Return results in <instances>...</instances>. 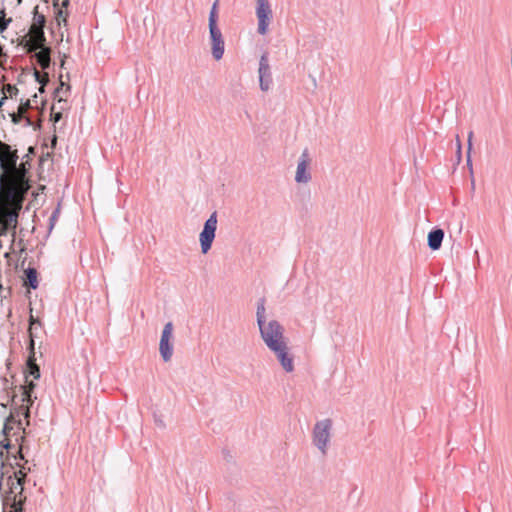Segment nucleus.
Returning a JSON list of instances; mask_svg holds the SVG:
<instances>
[{
    "instance_id": "1",
    "label": "nucleus",
    "mask_w": 512,
    "mask_h": 512,
    "mask_svg": "<svg viewBox=\"0 0 512 512\" xmlns=\"http://www.w3.org/2000/svg\"><path fill=\"white\" fill-rule=\"evenodd\" d=\"M0 169V194L5 200V207H11L2 213L0 235L7 236L12 231L14 238L23 201L32 187L31 162H0Z\"/></svg>"
},
{
    "instance_id": "2",
    "label": "nucleus",
    "mask_w": 512,
    "mask_h": 512,
    "mask_svg": "<svg viewBox=\"0 0 512 512\" xmlns=\"http://www.w3.org/2000/svg\"><path fill=\"white\" fill-rule=\"evenodd\" d=\"M265 298L257 302L256 318L261 339L268 349H273L285 343L284 327L277 321L271 320L266 324Z\"/></svg>"
},
{
    "instance_id": "3",
    "label": "nucleus",
    "mask_w": 512,
    "mask_h": 512,
    "mask_svg": "<svg viewBox=\"0 0 512 512\" xmlns=\"http://www.w3.org/2000/svg\"><path fill=\"white\" fill-rule=\"evenodd\" d=\"M25 481L26 473L23 470L15 472L14 477L9 476L7 478L9 491L5 496L4 502L6 505H10V510L5 512H23V505L26 500V497L23 495Z\"/></svg>"
},
{
    "instance_id": "4",
    "label": "nucleus",
    "mask_w": 512,
    "mask_h": 512,
    "mask_svg": "<svg viewBox=\"0 0 512 512\" xmlns=\"http://www.w3.org/2000/svg\"><path fill=\"white\" fill-rule=\"evenodd\" d=\"M332 429V420L324 419L318 421L313 429V443L322 452L326 454L327 444L330 441V431Z\"/></svg>"
},
{
    "instance_id": "5",
    "label": "nucleus",
    "mask_w": 512,
    "mask_h": 512,
    "mask_svg": "<svg viewBox=\"0 0 512 512\" xmlns=\"http://www.w3.org/2000/svg\"><path fill=\"white\" fill-rule=\"evenodd\" d=\"M217 229V212L214 211L205 221L202 231L199 235L201 252L206 254L212 247Z\"/></svg>"
},
{
    "instance_id": "6",
    "label": "nucleus",
    "mask_w": 512,
    "mask_h": 512,
    "mask_svg": "<svg viewBox=\"0 0 512 512\" xmlns=\"http://www.w3.org/2000/svg\"><path fill=\"white\" fill-rule=\"evenodd\" d=\"M256 16L258 19L257 32L266 35L273 18L272 9L268 0H257Z\"/></svg>"
},
{
    "instance_id": "7",
    "label": "nucleus",
    "mask_w": 512,
    "mask_h": 512,
    "mask_svg": "<svg viewBox=\"0 0 512 512\" xmlns=\"http://www.w3.org/2000/svg\"><path fill=\"white\" fill-rule=\"evenodd\" d=\"M258 77L261 91H269L273 85V77L267 51H265L259 59Z\"/></svg>"
},
{
    "instance_id": "8",
    "label": "nucleus",
    "mask_w": 512,
    "mask_h": 512,
    "mask_svg": "<svg viewBox=\"0 0 512 512\" xmlns=\"http://www.w3.org/2000/svg\"><path fill=\"white\" fill-rule=\"evenodd\" d=\"M32 24L29 29V33L32 36L34 42L40 44L46 42L44 28L46 26V17L44 14L39 12V6L36 5L33 9Z\"/></svg>"
},
{
    "instance_id": "9",
    "label": "nucleus",
    "mask_w": 512,
    "mask_h": 512,
    "mask_svg": "<svg viewBox=\"0 0 512 512\" xmlns=\"http://www.w3.org/2000/svg\"><path fill=\"white\" fill-rule=\"evenodd\" d=\"M173 332V324L172 322H168L164 325L162 330L160 343H159V352L164 362H168L171 360L173 355V345L170 343Z\"/></svg>"
},
{
    "instance_id": "10",
    "label": "nucleus",
    "mask_w": 512,
    "mask_h": 512,
    "mask_svg": "<svg viewBox=\"0 0 512 512\" xmlns=\"http://www.w3.org/2000/svg\"><path fill=\"white\" fill-rule=\"evenodd\" d=\"M211 52L215 60L222 59L225 51V42L218 26H209Z\"/></svg>"
},
{
    "instance_id": "11",
    "label": "nucleus",
    "mask_w": 512,
    "mask_h": 512,
    "mask_svg": "<svg viewBox=\"0 0 512 512\" xmlns=\"http://www.w3.org/2000/svg\"><path fill=\"white\" fill-rule=\"evenodd\" d=\"M270 351L275 354L285 372L290 373L294 370L293 356L289 353V347L286 342L276 348L270 349Z\"/></svg>"
},
{
    "instance_id": "12",
    "label": "nucleus",
    "mask_w": 512,
    "mask_h": 512,
    "mask_svg": "<svg viewBox=\"0 0 512 512\" xmlns=\"http://www.w3.org/2000/svg\"><path fill=\"white\" fill-rule=\"evenodd\" d=\"M28 350L29 356L26 362L25 379H27L29 376H32L34 379L37 380L40 378L41 374L40 367L36 363L35 341H33V335H31V341H29Z\"/></svg>"
},
{
    "instance_id": "13",
    "label": "nucleus",
    "mask_w": 512,
    "mask_h": 512,
    "mask_svg": "<svg viewBox=\"0 0 512 512\" xmlns=\"http://www.w3.org/2000/svg\"><path fill=\"white\" fill-rule=\"evenodd\" d=\"M35 59L38 65L43 69L47 70L51 66V48L46 45V42L39 43L35 42Z\"/></svg>"
},
{
    "instance_id": "14",
    "label": "nucleus",
    "mask_w": 512,
    "mask_h": 512,
    "mask_svg": "<svg viewBox=\"0 0 512 512\" xmlns=\"http://www.w3.org/2000/svg\"><path fill=\"white\" fill-rule=\"evenodd\" d=\"M0 160H20L17 149L0 140ZM21 160H31L29 155H24Z\"/></svg>"
},
{
    "instance_id": "15",
    "label": "nucleus",
    "mask_w": 512,
    "mask_h": 512,
    "mask_svg": "<svg viewBox=\"0 0 512 512\" xmlns=\"http://www.w3.org/2000/svg\"><path fill=\"white\" fill-rule=\"evenodd\" d=\"M444 238V231L441 228H434L428 233V247L436 251L441 247Z\"/></svg>"
},
{
    "instance_id": "16",
    "label": "nucleus",
    "mask_w": 512,
    "mask_h": 512,
    "mask_svg": "<svg viewBox=\"0 0 512 512\" xmlns=\"http://www.w3.org/2000/svg\"><path fill=\"white\" fill-rule=\"evenodd\" d=\"M310 162H298L295 174V181L297 183L306 184L311 180V172L309 168Z\"/></svg>"
},
{
    "instance_id": "17",
    "label": "nucleus",
    "mask_w": 512,
    "mask_h": 512,
    "mask_svg": "<svg viewBox=\"0 0 512 512\" xmlns=\"http://www.w3.org/2000/svg\"><path fill=\"white\" fill-rule=\"evenodd\" d=\"M12 123L19 124L22 120H24V127H33L34 130L40 129V123H34V121L25 115L23 110H19V112H13L9 114Z\"/></svg>"
},
{
    "instance_id": "18",
    "label": "nucleus",
    "mask_w": 512,
    "mask_h": 512,
    "mask_svg": "<svg viewBox=\"0 0 512 512\" xmlns=\"http://www.w3.org/2000/svg\"><path fill=\"white\" fill-rule=\"evenodd\" d=\"M24 283L23 285L28 289H37L38 288V272L33 267H28L24 270Z\"/></svg>"
},
{
    "instance_id": "19",
    "label": "nucleus",
    "mask_w": 512,
    "mask_h": 512,
    "mask_svg": "<svg viewBox=\"0 0 512 512\" xmlns=\"http://www.w3.org/2000/svg\"><path fill=\"white\" fill-rule=\"evenodd\" d=\"M35 387L36 384L33 381H29L28 378L26 379L25 385H20L19 389L22 391V402L33 404L34 399H36V396L33 395Z\"/></svg>"
},
{
    "instance_id": "20",
    "label": "nucleus",
    "mask_w": 512,
    "mask_h": 512,
    "mask_svg": "<svg viewBox=\"0 0 512 512\" xmlns=\"http://www.w3.org/2000/svg\"><path fill=\"white\" fill-rule=\"evenodd\" d=\"M20 417V411L16 409L15 407L11 409L9 416L5 419V422L9 425L17 424L19 429H23L22 427V421L19 418Z\"/></svg>"
},
{
    "instance_id": "21",
    "label": "nucleus",
    "mask_w": 512,
    "mask_h": 512,
    "mask_svg": "<svg viewBox=\"0 0 512 512\" xmlns=\"http://www.w3.org/2000/svg\"><path fill=\"white\" fill-rule=\"evenodd\" d=\"M450 146L454 153L455 160H462V146L458 135L455 137L454 141H450Z\"/></svg>"
},
{
    "instance_id": "22",
    "label": "nucleus",
    "mask_w": 512,
    "mask_h": 512,
    "mask_svg": "<svg viewBox=\"0 0 512 512\" xmlns=\"http://www.w3.org/2000/svg\"><path fill=\"white\" fill-rule=\"evenodd\" d=\"M218 1H215L211 7L209 18H208V27L209 26H218Z\"/></svg>"
},
{
    "instance_id": "23",
    "label": "nucleus",
    "mask_w": 512,
    "mask_h": 512,
    "mask_svg": "<svg viewBox=\"0 0 512 512\" xmlns=\"http://www.w3.org/2000/svg\"><path fill=\"white\" fill-rule=\"evenodd\" d=\"M41 326V322L38 318H35L32 314V308H30V317H29V341H31V335H33V339L35 338V334L33 332L34 325Z\"/></svg>"
},
{
    "instance_id": "24",
    "label": "nucleus",
    "mask_w": 512,
    "mask_h": 512,
    "mask_svg": "<svg viewBox=\"0 0 512 512\" xmlns=\"http://www.w3.org/2000/svg\"><path fill=\"white\" fill-rule=\"evenodd\" d=\"M31 405L32 404L30 403L22 402L20 406L15 407L18 409V411H20V415H23V417L27 420V423H29Z\"/></svg>"
},
{
    "instance_id": "25",
    "label": "nucleus",
    "mask_w": 512,
    "mask_h": 512,
    "mask_svg": "<svg viewBox=\"0 0 512 512\" xmlns=\"http://www.w3.org/2000/svg\"><path fill=\"white\" fill-rule=\"evenodd\" d=\"M5 15V10L3 9L0 18V33H3L12 21L11 18H6Z\"/></svg>"
},
{
    "instance_id": "26",
    "label": "nucleus",
    "mask_w": 512,
    "mask_h": 512,
    "mask_svg": "<svg viewBox=\"0 0 512 512\" xmlns=\"http://www.w3.org/2000/svg\"><path fill=\"white\" fill-rule=\"evenodd\" d=\"M60 212L59 206L52 212L50 218H49V231H51L55 225V222L58 218Z\"/></svg>"
},
{
    "instance_id": "27",
    "label": "nucleus",
    "mask_w": 512,
    "mask_h": 512,
    "mask_svg": "<svg viewBox=\"0 0 512 512\" xmlns=\"http://www.w3.org/2000/svg\"><path fill=\"white\" fill-rule=\"evenodd\" d=\"M59 0H55L54 1V7L56 9V18L57 19H60V18H66L68 13L67 12H64L62 8H59Z\"/></svg>"
},
{
    "instance_id": "28",
    "label": "nucleus",
    "mask_w": 512,
    "mask_h": 512,
    "mask_svg": "<svg viewBox=\"0 0 512 512\" xmlns=\"http://www.w3.org/2000/svg\"><path fill=\"white\" fill-rule=\"evenodd\" d=\"M471 139H472V132H470L469 136H468V147H467V152H466V160H471V150H472Z\"/></svg>"
},
{
    "instance_id": "29",
    "label": "nucleus",
    "mask_w": 512,
    "mask_h": 512,
    "mask_svg": "<svg viewBox=\"0 0 512 512\" xmlns=\"http://www.w3.org/2000/svg\"><path fill=\"white\" fill-rule=\"evenodd\" d=\"M466 166L470 172V177H471V186H472V189H474L475 187V180H474V175H473V162H466Z\"/></svg>"
},
{
    "instance_id": "30",
    "label": "nucleus",
    "mask_w": 512,
    "mask_h": 512,
    "mask_svg": "<svg viewBox=\"0 0 512 512\" xmlns=\"http://www.w3.org/2000/svg\"><path fill=\"white\" fill-rule=\"evenodd\" d=\"M12 429H13V426L11 424L9 425L8 423L4 422V426H3V429H2V434L4 436L8 437L10 435V432H11Z\"/></svg>"
},
{
    "instance_id": "31",
    "label": "nucleus",
    "mask_w": 512,
    "mask_h": 512,
    "mask_svg": "<svg viewBox=\"0 0 512 512\" xmlns=\"http://www.w3.org/2000/svg\"><path fill=\"white\" fill-rule=\"evenodd\" d=\"M0 448L6 449L9 451L12 448V444L9 439H4L0 441Z\"/></svg>"
},
{
    "instance_id": "32",
    "label": "nucleus",
    "mask_w": 512,
    "mask_h": 512,
    "mask_svg": "<svg viewBox=\"0 0 512 512\" xmlns=\"http://www.w3.org/2000/svg\"><path fill=\"white\" fill-rule=\"evenodd\" d=\"M299 160H311L307 149H305L302 152L301 156L299 157Z\"/></svg>"
},
{
    "instance_id": "33",
    "label": "nucleus",
    "mask_w": 512,
    "mask_h": 512,
    "mask_svg": "<svg viewBox=\"0 0 512 512\" xmlns=\"http://www.w3.org/2000/svg\"><path fill=\"white\" fill-rule=\"evenodd\" d=\"M62 117V114L61 112H57V113H52V120L54 122H58Z\"/></svg>"
},
{
    "instance_id": "34",
    "label": "nucleus",
    "mask_w": 512,
    "mask_h": 512,
    "mask_svg": "<svg viewBox=\"0 0 512 512\" xmlns=\"http://www.w3.org/2000/svg\"><path fill=\"white\" fill-rule=\"evenodd\" d=\"M16 460L19 459V460H24V456H23V453H22V447H19V450L17 451V455H15L14 457Z\"/></svg>"
},
{
    "instance_id": "35",
    "label": "nucleus",
    "mask_w": 512,
    "mask_h": 512,
    "mask_svg": "<svg viewBox=\"0 0 512 512\" xmlns=\"http://www.w3.org/2000/svg\"><path fill=\"white\" fill-rule=\"evenodd\" d=\"M34 76H35V80L43 86L44 82L41 80L40 73L38 71H35Z\"/></svg>"
},
{
    "instance_id": "36",
    "label": "nucleus",
    "mask_w": 512,
    "mask_h": 512,
    "mask_svg": "<svg viewBox=\"0 0 512 512\" xmlns=\"http://www.w3.org/2000/svg\"><path fill=\"white\" fill-rule=\"evenodd\" d=\"M155 423H156L160 428H164V427H165V424H164V422H163L161 419L155 418Z\"/></svg>"
},
{
    "instance_id": "37",
    "label": "nucleus",
    "mask_w": 512,
    "mask_h": 512,
    "mask_svg": "<svg viewBox=\"0 0 512 512\" xmlns=\"http://www.w3.org/2000/svg\"><path fill=\"white\" fill-rule=\"evenodd\" d=\"M479 469L484 472V471L488 470V465L483 462L479 465Z\"/></svg>"
},
{
    "instance_id": "38",
    "label": "nucleus",
    "mask_w": 512,
    "mask_h": 512,
    "mask_svg": "<svg viewBox=\"0 0 512 512\" xmlns=\"http://www.w3.org/2000/svg\"><path fill=\"white\" fill-rule=\"evenodd\" d=\"M20 107H22L23 109L31 108V105H30L29 100H28V101H26L25 103H22V104L20 105Z\"/></svg>"
},
{
    "instance_id": "39",
    "label": "nucleus",
    "mask_w": 512,
    "mask_h": 512,
    "mask_svg": "<svg viewBox=\"0 0 512 512\" xmlns=\"http://www.w3.org/2000/svg\"><path fill=\"white\" fill-rule=\"evenodd\" d=\"M69 5V0H63L62 3H61V6L62 7H67Z\"/></svg>"
},
{
    "instance_id": "40",
    "label": "nucleus",
    "mask_w": 512,
    "mask_h": 512,
    "mask_svg": "<svg viewBox=\"0 0 512 512\" xmlns=\"http://www.w3.org/2000/svg\"><path fill=\"white\" fill-rule=\"evenodd\" d=\"M7 88H8L9 91H13V90L14 91H18L17 88L15 86H13V85H8Z\"/></svg>"
},
{
    "instance_id": "41",
    "label": "nucleus",
    "mask_w": 512,
    "mask_h": 512,
    "mask_svg": "<svg viewBox=\"0 0 512 512\" xmlns=\"http://www.w3.org/2000/svg\"><path fill=\"white\" fill-rule=\"evenodd\" d=\"M27 468L25 465L20 466L19 470H23L27 474Z\"/></svg>"
},
{
    "instance_id": "42",
    "label": "nucleus",
    "mask_w": 512,
    "mask_h": 512,
    "mask_svg": "<svg viewBox=\"0 0 512 512\" xmlns=\"http://www.w3.org/2000/svg\"><path fill=\"white\" fill-rule=\"evenodd\" d=\"M2 56H4V57H5L6 55H5V54H4V52H3V47L0 45V58H1Z\"/></svg>"
},
{
    "instance_id": "43",
    "label": "nucleus",
    "mask_w": 512,
    "mask_h": 512,
    "mask_svg": "<svg viewBox=\"0 0 512 512\" xmlns=\"http://www.w3.org/2000/svg\"><path fill=\"white\" fill-rule=\"evenodd\" d=\"M32 471V467L27 468V473Z\"/></svg>"
},
{
    "instance_id": "44",
    "label": "nucleus",
    "mask_w": 512,
    "mask_h": 512,
    "mask_svg": "<svg viewBox=\"0 0 512 512\" xmlns=\"http://www.w3.org/2000/svg\"><path fill=\"white\" fill-rule=\"evenodd\" d=\"M2 289V284L0 283V290Z\"/></svg>"
}]
</instances>
